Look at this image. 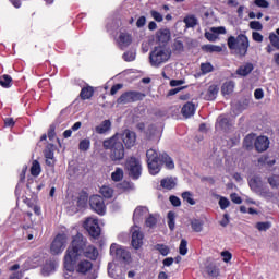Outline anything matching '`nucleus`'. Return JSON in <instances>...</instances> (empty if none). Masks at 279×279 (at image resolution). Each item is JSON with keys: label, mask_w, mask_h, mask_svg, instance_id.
I'll list each match as a JSON object with an SVG mask.
<instances>
[{"label": "nucleus", "mask_w": 279, "mask_h": 279, "mask_svg": "<svg viewBox=\"0 0 279 279\" xmlns=\"http://www.w3.org/2000/svg\"><path fill=\"white\" fill-rule=\"evenodd\" d=\"M211 32L214 34H226V27L223 26L213 27Z\"/></svg>", "instance_id": "338daca9"}, {"label": "nucleus", "mask_w": 279, "mask_h": 279, "mask_svg": "<svg viewBox=\"0 0 279 279\" xmlns=\"http://www.w3.org/2000/svg\"><path fill=\"white\" fill-rule=\"evenodd\" d=\"M183 23H185V27L191 28L197 25V17L195 15H190L184 17Z\"/></svg>", "instance_id": "58836bf2"}, {"label": "nucleus", "mask_w": 279, "mask_h": 279, "mask_svg": "<svg viewBox=\"0 0 279 279\" xmlns=\"http://www.w3.org/2000/svg\"><path fill=\"white\" fill-rule=\"evenodd\" d=\"M202 50L206 53H221L223 51V48L221 46H215V45H203Z\"/></svg>", "instance_id": "a878e982"}, {"label": "nucleus", "mask_w": 279, "mask_h": 279, "mask_svg": "<svg viewBox=\"0 0 279 279\" xmlns=\"http://www.w3.org/2000/svg\"><path fill=\"white\" fill-rule=\"evenodd\" d=\"M156 38L160 45H167L171 40V31L169 28H161L156 33Z\"/></svg>", "instance_id": "2eb2a0df"}, {"label": "nucleus", "mask_w": 279, "mask_h": 279, "mask_svg": "<svg viewBox=\"0 0 279 279\" xmlns=\"http://www.w3.org/2000/svg\"><path fill=\"white\" fill-rule=\"evenodd\" d=\"M146 24H147V17H145V15L140 16L136 21V27H138V29H141Z\"/></svg>", "instance_id": "13d9d810"}, {"label": "nucleus", "mask_w": 279, "mask_h": 279, "mask_svg": "<svg viewBox=\"0 0 279 279\" xmlns=\"http://www.w3.org/2000/svg\"><path fill=\"white\" fill-rule=\"evenodd\" d=\"M215 70V68L213 66L211 63H202L201 64V71L202 73L206 74V73H213V71Z\"/></svg>", "instance_id": "09e8293b"}, {"label": "nucleus", "mask_w": 279, "mask_h": 279, "mask_svg": "<svg viewBox=\"0 0 279 279\" xmlns=\"http://www.w3.org/2000/svg\"><path fill=\"white\" fill-rule=\"evenodd\" d=\"M150 16L157 22V23H162L163 17L162 14H160V12L156 11V10H151L150 11Z\"/></svg>", "instance_id": "3c124183"}, {"label": "nucleus", "mask_w": 279, "mask_h": 279, "mask_svg": "<svg viewBox=\"0 0 279 279\" xmlns=\"http://www.w3.org/2000/svg\"><path fill=\"white\" fill-rule=\"evenodd\" d=\"M93 95H95V88L87 85L85 87H82L80 98L82 99V101H86V99H90Z\"/></svg>", "instance_id": "412c9836"}, {"label": "nucleus", "mask_w": 279, "mask_h": 279, "mask_svg": "<svg viewBox=\"0 0 279 279\" xmlns=\"http://www.w3.org/2000/svg\"><path fill=\"white\" fill-rule=\"evenodd\" d=\"M58 128V125L56 123H52L49 125V129H48V138L49 141H53V138H56V129Z\"/></svg>", "instance_id": "49530a36"}, {"label": "nucleus", "mask_w": 279, "mask_h": 279, "mask_svg": "<svg viewBox=\"0 0 279 279\" xmlns=\"http://www.w3.org/2000/svg\"><path fill=\"white\" fill-rule=\"evenodd\" d=\"M78 149L80 151H88L90 149V140L84 138L78 143Z\"/></svg>", "instance_id": "79ce46f5"}, {"label": "nucleus", "mask_w": 279, "mask_h": 279, "mask_svg": "<svg viewBox=\"0 0 279 279\" xmlns=\"http://www.w3.org/2000/svg\"><path fill=\"white\" fill-rule=\"evenodd\" d=\"M254 3L257 8H267L269 5L267 0H255Z\"/></svg>", "instance_id": "0e129e2a"}, {"label": "nucleus", "mask_w": 279, "mask_h": 279, "mask_svg": "<svg viewBox=\"0 0 279 279\" xmlns=\"http://www.w3.org/2000/svg\"><path fill=\"white\" fill-rule=\"evenodd\" d=\"M43 169L40 168V162L38 160H34L31 167V175L34 178H38L40 175Z\"/></svg>", "instance_id": "7c9ffc66"}, {"label": "nucleus", "mask_w": 279, "mask_h": 279, "mask_svg": "<svg viewBox=\"0 0 279 279\" xmlns=\"http://www.w3.org/2000/svg\"><path fill=\"white\" fill-rule=\"evenodd\" d=\"M146 163L150 175H158L162 171V167L168 171L175 169V161L167 153H160L154 148L146 151Z\"/></svg>", "instance_id": "f03ea898"}, {"label": "nucleus", "mask_w": 279, "mask_h": 279, "mask_svg": "<svg viewBox=\"0 0 279 279\" xmlns=\"http://www.w3.org/2000/svg\"><path fill=\"white\" fill-rule=\"evenodd\" d=\"M171 58V51H169L165 46H157L149 53V62L153 66L158 69L165 62H169Z\"/></svg>", "instance_id": "39448f33"}, {"label": "nucleus", "mask_w": 279, "mask_h": 279, "mask_svg": "<svg viewBox=\"0 0 279 279\" xmlns=\"http://www.w3.org/2000/svg\"><path fill=\"white\" fill-rule=\"evenodd\" d=\"M147 97L145 93L129 90L123 93L117 100V104H135L136 101H143Z\"/></svg>", "instance_id": "1a4fd4ad"}, {"label": "nucleus", "mask_w": 279, "mask_h": 279, "mask_svg": "<svg viewBox=\"0 0 279 279\" xmlns=\"http://www.w3.org/2000/svg\"><path fill=\"white\" fill-rule=\"evenodd\" d=\"M252 38L255 43H263V40H264L263 34H260L258 32H253Z\"/></svg>", "instance_id": "052dcab7"}, {"label": "nucleus", "mask_w": 279, "mask_h": 279, "mask_svg": "<svg viewBox=\"0 0 279 279\" xmlns=\"http://www.w3.org/2000/svg\"><path fill=\"white\" fill-rule=\"evenodd\" d=\"M252 71H254V64L253 63H245L244 65H241L236 71V75H240V77H247V75H250V73H252Z\"/></svg>", "instance_id": "6ab92c4d"}, {"label": "nucleus", "mask_w": 279, "mask_h": 279, "mask_svg": "<svg viewBox=\"0 0 279 279\" xmlns=\"http://www.w3.org/2000/svg\"><path fill=\"white\" fill-rule=\"evenodd\" d=\"M191 227L194 232H202L204 230V221L199 219L191 220Z\"/></svg>", "instance_id": "f704fd0d"}, {"label": "nucleus", "mask_w": 279, "mask_h": 279, "mask_svg": "<svg viewBox=\"0 0 279 279\" xmlns=\"http://www.w3.org/2000/svg\"><path fill=\"white\" fill-rule=\"evenodd\" d=\"M255 228H257V230L259 232H267V230H269V228H271V222L266 221V222H257Z\"/></svg>", "instance_id": "c03bdc74"}, {"label": "nucleus", "mask_w": 279, "mask_h": 279, "mask_svg": "<svg viewBox=\"0 0 279 279\" xmlns=\"http://www.w3.org/2000/svg\"><path fill=\"white\" fill-rule=\"evenodd\" d=\"M143 239H145V235L143 232H141L140 229L134 230L132 232V240H131V245L134 247V250H141L143 247Z\"/></svg>", "instance_id": "4468645a"}, {"label": "nucleus", "mask_w": 279, "mask_h": 279, "mask_svg": "<svg viewBox=\"0 0 279 279\" xmlns=\"http://www.w3.org/2000/svg\"><path fill=\"white\" fill-rule=\"evenodd\" d=\"M112 130V122L110 120H104L99 125L95 126L96 134H106Z\"/></svg>", "instance_id": "a211bd4d"}, {"label": "nucleus", "mask_w": 279, "mask_h": 279, "mask_svg": "<svg viewBox=\"0 0 279 279\" xmlns=\"http://www.w3.org/2000/svg\"><path fill=\"white\" fill-rule=\"evenodd\" d=\"M262 197H265L266 199H271L274 197V192L269 191L268 189H263L260 191Z\"/></svg>", "instance_id": "4d7b16f0"}, {"label": "nucleus", "mask_w": 279, "mask_h": 279, "mask_svg": "<svg viewBox=\"0 0 279 279\" xmlns=\"http://www.w3.org/2000/svg\"><path fill=\"white\" fill-rule=\"evenodd\" d=\"M120 134L116 133L111 137L102 141L105 151H108L109 160L114 165H119L125 160V145L119 138Z\"/></svg>", "instance_id": "7ed1b4c3"}, {"label": "nucleus", "mask_w": 279, "mask_h": 279, "mask_svg": "<svg viewBox=\"0 0 279 279\" xmlns=\"http://www.w3.org/2000/svg\"><path fill=\"white\" fill-rule=\"evenodd\" d=\"M170 204H172V206L174 207H180L182 206V201H180V197L175 196V195H171L169 197Z\"/></svg>", "instance_id": "603ef678"}, {"label": "nucleus", "mask_w": 279, "mask_h": 279, "mask_svg": "<svg viewBox=\"0 0 279 279\" xmlns=\"http://www.w3.org/2000/svg\"><path fill=\"white\" fill-rule=\"evenodd\" d=\"M145 207L143 206H138L137 208H135L134 213H133V219H140L143 217V215L145 214Z\"/></svg>", "instance_id": "8fccbe9b"}, {"label": "nucleus", "mask_w": 279, "mask_h": 279, "mask_svg": "<svg viewBox=\"0 0 279 279\" xmlns=\"http://www.w3.org/2000/svg\"><path fill=\"white\" fill-rule=\"evenodd\" d=\"M154 250H156V252H159L161 256H169V254L171 253V248H169V246L166 244H156L154 246Z\"/></svg>", "instance_id": "2f4dec72"}, {"label": "nucleus", "mask_w": 279, "mask_h": 279, "mask_svg": "<svg viewBox=\"0 0 279 279\" xmlns=\"http://www.w3.org/2000/svg\"><path fill=\"white\" fill-rule=\"evenodd\" d=\"M255 99H263L265 97V92H263V88H257L254 92Z\"/></svg>", "instance_id": "69168bd1"}, {"label": "nucleus", "mask_w": 279, "mask_h": 279, "mask_svg": "<svg viewBox=\"0 0 279 279\" xmlns=\"http://www.w3.org/2000/svg\"><path fill=\"white\" fill-rule=\"evenodd\" d=\"M168 228L173 232L175 230V213L169 211L168 213Z\"/></svg>", "instance_id": "e433bc0d"}, {"label": "nucleus", "mask_w": 279, "mask_h": 279, "mask_svg": "<svg viewBox=\"0 0 279 279\" xmlns=\"http://www.w3.org/2000/svg\"><path fill=\"white\" fill-rule=\"evenodd\" d=\"M218 125L221 130H230V120L228 118H220Z\"/></svg>", "instance_id": "a18cd8bd"}, {"label": "nucleus", "mask_w": 279, "mask_h": 279, "mask_svg": "<svg viewBox=\"0 0 279 279\" xmlns=\"http://www.w3.org/2000/svg\"><path fill=\"white\" fill-rule=\"evenodd\" d=\"M181 114L184 119H191L195 114V104L187 101L181 109Z\"/></svg>", "instance_id": "f3484780"}, {"label": "nucleus", "mask_w": 279, "mask_h": 279, "mask_svg": "<svg viewBox=\"0 0 279 279\" xmlns=\"http://www.w3.org/2000/svg\"><path fill=\"white\" fill-rule=\"evenodd\" d=\"M160 186L165 191H173V189H175L178 186V181L173 177H167V178L161 179Z\"/></svg>", "instance_id": "dca6fc26"}, {"label": "nucleus", "mask_w": 279, "mask_h": 279, "mask_svg": "<svg viewBox=\"0 0 279 279\" xmlns=\"http://www.w3.org/2000/svg\"><path fill=\"white\" fill-rule=\"evenodd\" d=\"M26 173H27V166H25V167L22 169L21 173H20V183H21V184H23V182H25V175H26Z\"/></svg>", "instance_id": "774afa93"}, {"label": "nucleus", "mask_w": 279, "mask_h": 279, "mask_svg": "<svg viewBox=\"0 0 279 279\" xmlns=\"http://www.w3.org/2000/svg\"><path fill=\"white\" fill-rule=\"evenodd\" d=\"M172 53L175 56H180V53H184V41L180 38L174 39L172 43Z\"/></svg>", "instance_id": "5701e85b"}, {"label": "nucleus", "mask_w": 279, "mask_h": 279, "mask_svg": "<svg viewBox=\"0 0 279 279\" xmlns=\"http://www.w3.org/2000/svg\"><path fill=\"white\" fill-rule=\"evenodd\" d=\"M227 45L230 51H234L235 56H239V58H245L250 49V38H247V35L245 34H240L236 37L229 36Z\"/></svg>", "instance_id": "20e7f679"}, {"label": "nucleus", "mask_w": 279, "mask_h": 279, "mask_svg": "<svg viewBox=\"0 0 279 279\" xmlns=\"http://www.w3.org/2000/svg\"><path fill=\"white\" fill-rule=\"evenodd\" d=\"M83 228L88 232L92 239H99L101 236V227L97 218H87L83 223Z\"/></svg>", "instance_id": "6e6552de"}, {"label": "nucleus", "mask_w": 279, "mask_h": 279, "mask_svg": "<svg viewBox=\"0 0 279 279\" xmlns=\"http://www.w3.org/2000/svg\"><path fill=\"white\" fill-rule=\"evenodd\" d=\"M121 88H123V84H121V83L114 84L110 89V95L114 96V94L119 93V90H121Z\"/></svg>", "instance_id": "e2e57ef3"}, {"label": "nucleus", "mask_w": 279, "mask_h": 279, "mask_svg": "<svg viewBox=\"0 0 279 279\" xmlns=\"http://www.w3.org/2000/svg\"><path fill=\"white\" fill-rule=\"evenodd\" d=\"M110 255L113 257V260H118L119 263H130V260H132L130 251L117 243L111 244Z\"/></svg>", "instance_id": "423d86ee"}, {"label": "nucleus", "mask_w": 279, "mask_h": 279, "mask_svg": "<svg viewBox=\"0 0 279 279\" xmlns=\"http://www.w3.org/2000/svg\"><path fill=\"white\" fill-rule=\"evenodd\" d=\"M119 40L121 49H123V47H130L132 45V35L128 33H121L119 35Z\"/></svg>", "instance_id": "b1692460"}, {"label": "nucleus", "mask_w": 279, "mask_h": 279, "mask_svg": "<svg viewBox=\"0 0 279 279\" xmlns=\"http://www.w3.org/2000/svg\"><path fill=\"white\" fill-rule=\"evenodd\" d=\"M219 94V87L217 85H210L205 95L206 101H215L217 95Z\"/></svg>", "instance_id": "4be33fe9"}, {"label": "nucleus", "mask_w": 279, "mask_h": 279, "mask_svg": "<svg viewBox=\"0 0 279 279\" xmlns=\"http://www.w3.org/2000/svg\"><path fill=\"white\" fill-rule=\"evenodd\" d=\"M0 86L2 88H12V86H14V81L12 80V76H10L9 74L1 75Z\"/></svg>", "instance_id": "393cba45"}, {"label": "nucleus", "mask_w": 279, "mask_h": 279, "mask_svg": "<svg viewBox=\"0 0 279 279\" xmlns=\"http://www.w3.org/2000/svg\"><path fill=\"white\" fill-rule=\"evenodd\" d=\"M230 199H231V202H233V204H243V199L236 193H232L230 195Z\"/></svg>", "instance_id": "bf43d9fd"}, {"label": "nucleus", "mask_w": 279, "mask_h": 279, "mask_svg": "<svg viewBox=\"0 0 279 279\" xmlns=\"http://www.w3.org/2000/svg\"><path fill=\"white\" fill-rule=\"evenodd\" d=\"M44 156L46 158V165L48 167H53L56 165V160L53 159V150L51 148H48L44 151Z\"/></svg>", "instance_id": "c85d7f7f"}, {"label": "nucleus", "mask_w": 279, "mask_h": 279, "mask_svg": "<svg viewBox=\"0 0 279 279\" xmlns=\"http://www.w3.org/2000/svg\"><path fill=\"white\" fill-rule=\"evenodd\" d=\"M219 206H220L221 210H226V208H228L230 206V201L226 197H220Z\"/></svg>", "instance_id": "5fc2aeb1"}, {"label": "nucleus", "mask_w": 279, "mask_h": 279, "mask_svg": "<svg viewBox=\"0 0 279 279\" xmlns=\"http://www.w3.org/2000/svg\"><path fill=\"white\" fill-rule=\"evenodd\" d=\"M187 245H189V242L185 239H182L179 246V254H181V256H186V254H189Z\"/></svg>", "instance_id": "a19ab883"}, {"label": "nucleus", "mask_w": 279, "mask_h": 279, "mask_svg": "<svg viewBox=\"0 0 279 279\" xmlns=\"http://www.w3.org/2000/svg\"><path fill=\"white\" fill-rule=\"evenodd\" d=\"M145 223L147 228H154V226L158 223V219L150 214L148 218H146Z\"/></svg>", "instance_id": "de8ad7c7"}, {"label": "nucleus", "mask_w": 279, "mask_h": 279, "mask_svg": "<svg viewBox=\"0 0 279 279\" xmlns=\"http://www.w3.org/2000/svg\"><path fill=\"white\" fill-rule=\"evenodd\" d=\"M117 187L120 190V191H133L134 189V183L130 182V181H122L121 183H119L117 185Z\"/></svg>", "instance_id": "ea45409f"}, {"label": "nucleus", "mask_w": 279, "mask_h": 279, "mask_svg": "<svg viewBox=\"0 0 279 279\" xmlns=\"http://www.w3.org/2000/svg\"><path fill=\"white\" fill-rule=\"evenodd\" d=\"M100 194L105 199H112L114 195V189H112L110 185H102L100 187Z\"/></svg>", "instance_id": "bb28decb"}, {"label": "nucleus", "mask_w": 279, "mask_h": 279, "mask_svg": "<svg viewBox=\"0 0 279 279\" xmlns=\"http://www.w3.org/2000/svg\"><path fill=\"white\" fill-rule=\"evenodd\" d=\"M14 125H16L14 118H5L4 119V128H14Z\"/></svg>", "instance_id": "680f3d73"}, {"label": "nucleus", "mask_w": 279, "mask_h": 279, "mask_svg": "<svg viewBox=\"0 0 279 279\" xmlns=\"http://www.w3.org/2000/svg\"><path fill=\"white\" fill-rule=\"evenodd\" d=\"M87 204H88V195L86 193L80 194L76 201L77 208H86Z\"/></svg>", "instance_id": "473e14b6"}, {"label": "nucleus", "mask_w": 279, "mask_h": 279, "mask_svg": "<svg viewBox=\"0 0 279 279\" xmlns=\"http://www.w3.org/2000/svg\"><path fill=\"white\" fill-rule=\"evenodd\" d=\"M183 202L190 204V206H195V199L193 198V193L185 191L181 194Z\"/></svg>", "instance_id": "4c0bfd02"}, {"label": "nucleus", "mask_w": 279, "mask_h": 279, "mask_svg": "<svg viewBox=\"0 0 279 279\" xmlns=\"http://www.w3.org/2000/svg\"><path fill=\"white\" fill-rule=\"evenodd\" d=\"M256 142V134L250 133L243 140V147L247 151H252L254 149V143Z\"/></svg>", "instance_id": "aec40b11"}, {"label": "nucleus", "mask_w": 279, "mask_h": 279, "mask_svg": "<svg viewBox=\"0 0 279 279\" xmlns=\"http://www.w3.org/2000/svg\"><path fill=\"white\" fill-rule=\"evenodd\" d=\"M66 247V234L59 233L54 236L51 245H50V254L52 256H58V254H62Z\"/></svg>", "instance_id": "9d476101"}, {"label": "nucleus", "mask_w": 279, "mask_h": 279, "mask_svg": "<svg viewBox=\"0 0 279 279\" xmlns=\"http://www.w3.org/2000/svg\"><path fill=\"white\" fill-rule=\"evenodd\" d=\"M119 136H121L122 143L126 149H132V147L136 145V132L130 129H124Z\"/></svg>", "instance_id": "f8f14e48"}, {"label": "nucleus", "mask_w": 279, "mask_h": 279, "mask_svg": "<svg viewBox=\"0 0 279 279\" xmlns=\"http://www.w3.org/2000/svg\"><path fill=\"white\" fill-rule=\"evenodd\" d=\"M124 172L121 168H116V170L111 173L112 182H121L123 180Z\"/></svg>", "instance_id": "c9c22d12"}, {"label": "nucleus", "mask_w": 279, "mask_h": 279, "mask_svg": "<svg viewBox=\"0 0 279 279\" xmlns=\"http://www.w3.org/2000/svg\"><path fill=\"white\" fill-rule=\"evenodd\" d=\"M250 28L260 32L263 29V24L259 21H252L250 22Z\"/></svg>", "instance_id": "864d4df0"}, {"label": "nucleus", "mask_w": 279, "mask_h": 279, "mask_svg": "<svg viewBox=\"0 0 279 279\" xmlns=\"http://www.w3.org/2000/svg\"><path fill=\"white\" fill-rule=\"evenodd\" d=\"M257 162L262 167H265V165H267V167H274V165H276V159H269V156L264 155L258 158Z\"/></svg>", "instance_id": "c756f323"}, {"label": "nucleus", "mask_w": 279, "mask_h": 279, "mask_svg": "<svg viewBox=\"0 0 279 279\" xmlns=\"http://www.w3.org/2000/svg\"><path fill=\"white\" fill-rule=\"evenodd\" d=\"M269 137L265 135L257 136L254 142L255 150L258 154H263V151H267L269 149Z\"/></svg>", "instance_id": "ddd939ff"}, {"label": "nucleus", "mask_w": 279, "mask_h": 279, "mask_svg": "<svg viewBox=\"0 0 279 279\" xmlns=\"http://www.w3.org/2000/svg\"><path fill=\"white\" fill-rule=\"evenodd\" d=\"M99 258V250L95 245L88 243V239L84 234L77 232L72 236V241L65 251L63 258L64 269L73 274L86 276L93 271V262Z\"/></svg>", "instance_id": "f257e3e1"}, {"label": "nucleus", "mask_w": 279, "mask_h": 279, "mask_svg": "<svg viewBox=\"0 0 279 279\" xmlns=\"http://www.w3.org/2000/svg\"><path fill=\"white\" fill-rule=\"evenodd\" d=\"M221 93L222 95H232L234 93V82L233 81H227L221 86Z\"/></svg>", "instance_id": "cd10ccee"}, {"label": "nucleus", "mask_w": 279, "mask_h": 279, "mask_svg": "<svg viewBox=\"0 0 279 279\" xmlns=\"http://www.w3.org/2000/svg\"><path fill=\"white\" fill-rule=\"evenodd\" d=\"M206 271L211 278H218L219 276V268L217 266L209 265L206 267Z\"/></svg>", "instance_id": "37998d69"}, {"label": "nucleus", "mask_w": 279, "mask_h": 279, "mask_svg": "<svg viewBox=\"0 0 279 279\" xmlns=\"http://www.w3.org/2000/svg\"><path fill=\"white\" fill-rule=\"evenodd\" d=\"M221 256L223 263H230V260H232V253H230V251H222Z\"/></svg>", "instance_id": "6e6d98bb"}, {"label": "nucleus", "mask_w": 279, "mask_h": 279, "mask_svg": "<svg viewBox=\"0 0 279 279\" xmlns=\"http://www.w3.org/2000/svg\"><path fill=\"white\" fill-rule=\"evenodd\" d=\"M136 130L138 132H157L158 129L156 128V124H150L148 128L145 130V122H140L136 124Z\"/></svg>", "instance_id": "72a5a7b5"}, {"label": "nucleus", "mask_w": 279, "mask_h": 279, "mask_svg": "<svg viewBox=\"0 0 279 279\" xmlns=\"http://www.w3.org/2000/svg\"><path fill=\"white\" fill-rule=\"evenodd\" d=\"M125 169L129 171V175L132 178V180H138L143 173L141 160H138L136 157H129L126 159Z\"/></svg>", "instance_id": "0eeeda50"}, {"label": "nucleus", "mask_w": 279, "mask_h": 279, "mask_svg": "<svg viewBox=\"0 0 279 279\" xmlns=\"http://www.w3.org/2000/svg\"><path fill=\"white\" fill-rule=\"evenodd\" d=\"M89 206L94 213H97V215H106V202L101 195H92L89 197Z\"/></svg>", "instance_id": "9b49d317"}]
</instances>
